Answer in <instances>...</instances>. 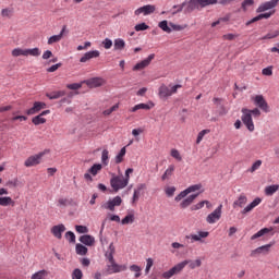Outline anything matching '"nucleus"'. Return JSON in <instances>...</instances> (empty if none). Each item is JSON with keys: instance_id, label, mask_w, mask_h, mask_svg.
<instances>
[{"instance_id": "1", "label": "nucleus", "mask_w": 279, "mask_h": 279, "mask_svg": "<svg viewBox=\"0 0 279 279\" xmlns=\"http://www.w3.org/2000/svg\"><path fill=\"white\" fill-rule=\"evenodd\" d=\"M182 88L181 84H170L169 86L162 84L159 87V92L158 95L160 97V99H169V97H171L172 95H175V93H178V89Z\"/></svg>"}, {"instance_id": "2", "label": "nucleus", "mask_w": 279, "mask_h": 279, "mask_svg": "<svg viewBox=\"0 0 279 279\" xmlns=\"http://www.w3.org/2000/svg\"><path fill=\"white\" fill-rule=\"evenodd\" d=\"M129 182L123 174L114 175L112 174V178L110 179V185L111 189L114 191V193H119L121 189H125L128 186Z\"/></svg>"}, {"instance_id": "3", "label": "nucleus", "mask_w": 279, "mask_h": 279, "mask_svg": "<svg viewBox=\"0 0 279 279\" xmlns=\"http://www.w3.org/2000/svg\"><path fill=\"white\" fill-rule=\"evenodd\" d=\"M186 265H189V262H181L179 264H177L174 267H172L170 270L165 271L161 277L165 279H171L173 278V276H177V274H180V271H182V269H184V267H186Z\"/></svg>"}, {"instance_id": "4", "label": "nucleus", "mask_w": 279, "mask_h": 279, "mask_svg": "<svg viewBox=\"0 0 279 279\" xmlns=\"http://www.w3.org/2000/svg\"><path fill=\"white\" fill-rule=\"evenodd\" d=\"M121 204H123V199L121 198V196H116L112 199L104 203L101 205V208H104V210H110L111 213H114V208H117V206H120Z\"/></svg>"}, {"instance_id": "5", "label": "nucleus", "mask_w": 279, "mask_h": 279, "mask_svg": "<svg viewBox=\"0 0 279 279\" xmlns=\"http://www.w3.org/2000/svg\"><path fill=\"white\" fill-rule=\"evenodd\" d=\"M242 122L247 128L248 132H254V120H252V116L250 114V109H242Z\"/></svg>"}, {"instance_id": "6", "label": "nucleus", "mask_w": 279, "mask_h": 279, "mask_svg": "<svg viewBox=\"0 0 279 279\" xmlns=\"http://www.w3.org/2000/svg\"><path fill=\"white\" fill-rule=\"evenodd\" d=\"M197 191H202V184H194L182 191L179 195L175 196V202H181V199H184L186 195L191 193H195Z\"/></svg>"}, {"instance_id": "7", "label": "nucleus", "mask_w": 279, "mask_h": 279, "mask_svg": "<svg viewBox=\"0 0 279 279\" xmlns=\"http://www.w3.org/2000/svg\"><path fill=\"white\" fill-rule=\"evenodd\" d=\"M45 154H47V150L28 157L24 162L25 167H36V165H40V160H43V156H45Z\"/></svg>"}, {"instance_id": "8", "label": "nucleus", "mask_w": 279, "mask_h": 279, "mask_svg": "<svg viewBox=\"0 0 279 279\" xmlns=\"http://www.w3.org/2000/svg\"><path fill=\"white\" fill-rule=\"evenodd\" d=\"M155 12H156V5L146 4L135 10L134 14L135 16H141V14H143L144 16H149V14H154Z\"/></svg>"}, {"instance_id": "9", "label": "nucleus", "mask_w": 279, "mask_h": 279, "mask_svg": "<svg viewBox=\"0 0 279 279\" xmlns=\"http://www.w3.org/2000/svg\"><path fill=\"white\" fill-rule=\"evenodd\" d=\"M128 265H119L114 259L109 260L108 274H121V271H126Z\"/></svg>"}, {"instance_id": "10", "label": "nucleus", "mask_w": 279, "mask_h": 279, "mask_svg": "<svg viewBox=\"0 0 279 279\" xmlns=\"http://www.w3.org/2000/svg\"><path fill=\"white\" fill-rule=\"evenodd\" d=\"M223 205H219L211 214H209L206 218L207 223H217L219 219H221V209Z\"/></svg>"}, {"instance_id": "11", "label": "nucleus", "mask_w": 279, "mask_h": 279, "mask_svg": "<svg viewBox=\"0 0 279 279\" xmlns=\"http://www.w3.org/2000/svg\"><path fill=\"white\" fill-rule=\"evenodd\" d=\"M278 3H279V0H270V1L264 2L257 8L256 12L257 14H260L263 12H267V10H274V8L278 5Z\"/></svg>"}, {"instance_id": "12", "label": "nucleus", "mask_w": 279, "mask_h": 279, "mask_svg": "<svg viewBox=\"0 0 279 279\" xmlns=\"http://www.w3.org/2000/svg\"><path fill=\"white\" fill-rule=\"evenodd\" d=\"M156 58V54L151 53L148 58L144 59L143 61L138 62L136 65L133 66V71H143V69H147L149 64H151V60Z\"/></svg>"}, {"instance_id": "13", "label": "nucleus", "mask_w": 279, "mask_h": 279, "mask_svg": "<svg viewBox=\"0 0 279 279\" xmlns=\"http://www.w3.org/2000/svg\"><path fill=\"white\" fill-rule=\"evenodd\" d=\"M101 171V163H95L93 168L88 169V171L84 174V178L87 182H93L92 175H97Z\"/></svg>"}, {"instance_id": "14", "label": "nucleus", "mask_w": 279, "mask_h": 279, "mask_svg": "<svg viewBox=\"0 0 279 279\" xmlns=\"http://www.w3.org/2000/svg\"><path fill=\"white\" fill-rule=\"evenodd\" d=\"M254 104L255 106L259 107L260 110H263L264 112H269V105L267 104L263 95L255 96Z\"/></svg>"}, {"instance_id": "15", "label": "nucleus", "mask_w": 279, "mask_h": 279, "mask_svg": "<svg viewBox=\"0 0 279 279\" xmlns=\"http://www.w3.org/2000/svg\"><path fill=\"white\" fill-rule=\"evenodd\" d=\"M213 101H214V104L217 108V112H218L219 117H225V114H228V109H226V106L223 104V99L214 98Z\"/></svg>"}, {"instance_id": "16", "label": "nucleus", "mask_w": 279, "mask_h": 279, "mask_svg": "<svg viewBox=\"0 0 279 279\" xmlns=\"http://www.w3.org/2000/svg\"><path fill=\"white\" fill-rule=\"evenodd\" d=\"M45 108H47V104L41 101H35L33 107L26 111V114H38V112H40V110H45Z\"/></svg>"}, {"instance_id": "17", "label": "nucleus", "mask_w": 279, "mask_h": 279, "mask_svg": "<svg viewBox=\"0 0 279 279\" xmlns=\"http://www.w3.org/2000/svg\"><path fill=\"white\" fill-rule=\"evenodd\" d=\"M208 234H209L208 231H198L197 234L186 235L185 239H190L191 243H195V241H198L202 243V239H206Z\"/></svg>"}, {"instance_id": "18", "label": "nucleus", "mask_w": 279, "mask_h": 279, "mask_svg": "<svg viewBox=\"0 0 279 279\" xmlns=\"http://www.w3.org/2000/svg\"><path fill=\"white\" fill-rule=\"evenodd\" d=\"M83 83L87 84V86H89V88H99V86L104 85V78L94 77V78L86 80Z\"/></svg>"}, {"instance_id": "19", "label": "nucleus", "mask_w": 279, "mask_h": 279, "mask_svg": "<svg viewBox=\"0 0 279 279\" xmlns=\"http://www.w3.org/2000/svg\"><path fill=\"white\" fill-rule=\"evenodd\" d=\"M50 113H51L50 110H45L40 114L34 117L32 119V122L34 123V125H43L44 123H47V119L43 117H46V114H50Z\"/></svg>"}, {"instance_id": "20", "label": "nucleus", "mask_w": 279, "mask_h": 279, "mask_svg": "<svg viewBox=\"0 0 279 279\" xmlns=\"http://www.w3.org/2000/svg\"><path fill=\"white\" fill-rule=\"evenodd\" d=\"M66 231V227L64 225H57L51 228V234L56 236V239H62V232Z\"/></svg>"}, {"instance_id": "21", "label": "nucleus", "mask_w": 279, "mask_h": 279, "mask_svg": "<svg viewBox=\"0 0 279 279\" xmlns=\"http://www.w3.org/2000/svg\"><path fill=\"white\" fill-rule=\"evenodd\" d=\"M269 250H271V244L259 246L251 252V256H259V254H269Z\"/></svg>"}, {"instance_id": "22", "label": "nucleus", "mask_w": 279, "mask_h": 279, "mask_svg": "<svg viewBox=\"0 0 279 279\" xmlns=\"http://www.w3.org/2000/svg\"><path fill=\"white\" fill-rule=\"evenodd\" d=\"M263 202L260 197H256L251 204H248L241 213L242 215H247V213H252L256 206H258Z\"/></svg>"}, {"instance_id": "23", "label": "nucleus", "mask_w": 279, "mask_h": 279, "mask_svg": "<svg viewBox=\"0 0 279 279\" xmlns=\"http://www.w3.org/2000/svg\"><path fill=\"white\" fill-rule=\"evenodd\" d=\"M186 8L184 10V12L186 13H191L193 12V10H199L201 7V3H199V0H190L189 2H186Z\"/></svg>"}, {"instance_id": "24", "label": "nucleus", "mask_w": 279, "mask_h": 279, "mask_svg": "<svg viewBox=\"0 0 279 279\" xmlns=\"http://www.w3.org/2000/svg\"><path fill=\"white\" fill-rule=\"evenodd\" d=\"M197 197H199V193L192 194L187 198H184L180 204L181 208H189V206H191L192 203L197 199Z\"/></svg>"}, {"instance_id": "25", "label": "nucleus", "mask_w": 279, "mask_h": 279, "mask_svg": "<svg viewBox=\"0 0 279 279\" xmlns=\"http://www.w3.org/2000/svg\"><path fill=\"white\" fill-rule=\"evenodd\" d=\"M99 50L88 51L80 59V62H88V60H93V58H99Z\"/></svg>"}, {"instance_id": "26", "label": "nucleus", "mask_w": 279, "mask_h": 279, "mask_svg": "<svg viewBox=\"0 0 279 279\" xmlns=\"http://www.w3.org/2000/svg\"><path fill=\"white\" fill-rule=\"evenodd\" d=\"M80 242L83 243V245L90 247L95 245V238L93 235L85 234L80 238Z\"/></svg>"}, {"instance_id": "27", "label": "nucleus", "mask_w": 279, "mask_h": 279, "mask_svg": "<svg viewBox=\"0 0 279 279\" xmlns=\"http://www.w3.org/2000/svg\"><path fill=\"white\" fill-rule=\"evenodd\" d=\"M247 204V196L245 194H241L239 198L233 202V208H243Z\"/></svg>"}, {"instance_id": "28", "label": "nucleus", "mask_w": 279, "mask_h": 279, "mask_svg": "<svg viewBox=\"0 0 279 279\" xmlns=\"http://www.w3.org/2000/svg\"><path fill=\"white\" fill-rule=\"evenodd\" d=\"M113 49L114 51H123V49H125V40H123L122 38L114 39Z\"/></svg>"}, {"instance_id": "29", "label": "nucleus", "mask_w": 279, "mask_h": 279, "mask_svg": "<svg viewBox=\"0 0 279 279\" xmlns=\"http://www.w3.org/2000/svg\"><path fill=\"white\" fill-rule=\"evenodd\" d=\"M114 252H117V250L114 247V243H110L108 250L105 253V256H106L107 260L114 259Z\"/></svg>"}, {"instance_id": "30", "label": "nucleus", "mask_w": 279, "mask_h": 279, "mask_svg": "<svg viewBox=\"0 0 279 279\" xmlns=\"http://www.w3.org/2000/svg\"><path fill=\"white\" fill-rule=\"evenodd\" d=\"M271 228H264L260 229L257 233L253 234L251 240L254 241L256 239H260V236H265V234H269V232H271Z\"/></svg>"}, {"instance_id": "31", "label": "nucleus", "mask_w": 279, "mask_h": 279, "mask_svg": "<svg viewBox=\"0 0 279 279\" xmlns=\"http://www.w3.org/2000/svg\"><path fill=\"white\" fill-rule=\"evenodd\" d=\"M64 95H66V92L58 90L46 94V97H48V99H60V97H64Z\"/></svg>"}, {"instance_id": "32", "label": "nucleus", "mask_w": 279, "mask_h": 279, "mask_svg": "<svg viewBox=\"0 0 279 279\" xmlns=\"http://www.w3.org/2000/svg\"><path fill=\"white\" fill-rule=\"evenodd\" d=\"M183 263H187L190 269H196V267H202V259L183 260Z\"/></svg>"}, {"instance_id": "33", "label": "nucleus", "mask_w": 279, "mask_h": 279, "mask_svg": "<svg viewBox=\"0 0 279 279\" xmlns=\"http://www.w3.org/2000/svg\"><path fill=\"white\" fill-rule=\"evenodd\" d=\"M76 254H78V256H86L88 248L83 244H76Z\"/></svg>"}, {"instance_id": "34", "label": "nucleus", "mask_w": 279, "mask_h": 279, "mask_svg": "<svg viewBox=\"0 0 279 279\" xmlns=\"http://www.w3.org/2000/svg\"><path fill=\"white\" fill-rule=\"evenodd\" d=\"M162 32H166V34H171V26H169V22L167 20H163L158 25Z\"/></svg>"}, {"instance_id": "35", "label": "nucleus", "mask_w": 279, "mask_h": 279, "mask_svg": "<svg viewBox=\"0 0 279 279\" xmlns=\"http://www.w3.org/2000/svg\"><path fill=\"white\" fill-rule=\"evenodd\" d=\"M279 189V185H269L265 187V195L271 196L276 193Z\"/></svg>"}, {"instance_id": "36", "label": "nucleus", "mask_w": 279, "mask_h": 279, "mask_svg": "<svg viewBox=\"0 0 279 279\" xmlns=\"http://www.w3.org/2000/svg\"><path fill=\"white\" fill-rule=\"evenodd\" d=\"M26 56H33V58H38L40 56L39 48L25 49Z\"/></svg>"}, {"instance_id": "37", "label": "nucleus", "mask_w": 279, "mask_h": 279, "mask_svg": "<svg viewBox=\"0 0 279 279\" xmlns=\"http://www.w3.org/2000/svg\"><path fill=\"white\" fill-rule=\"evenodd\" d=\"M150 108L151 107H149V105L147 104H138L131 109V112H136L138 110H149Z\"/></svg>"}, {"instance_id": "38", "label": "nucleus", "mask_w": 279, "mask_h": 279, "mask_svg": "<svg viewBox=\"0 0 279 279\" xmlns=\"http://www.w3.org/2000/svg\"><path fill=\"white\" fill-rule=\"evenodd\" d=\"M47 278V270H39L32 275L31 279H46Z\"/></svg>"}, {"instance_id": "39", "label": "nucleus", "mask_w": 279, "mask_h": 279, "mask_svg": "<svg viewBox=\"0 0 279 279\" xmlns=\"http://www.w3.org/2000/svg\"><path fill=\"white\" fill-rule=\"evenodd\" d=\"M10 204H14V201H12V197L10 196L0 197V206H10Z\"/></svg>"}, {"instance_id": "40", "label": "nucleus", "mask_w": 279, "mask_h": 279, "mask_svg": "<svg viewBox=\"0 0 279 279\" xmlns=\"http://www.w3.org/2000/svg\"><path fill=\"white\" fill-rule=\"evenodd\" d=\"M122 226H128V223H134V215L133 214H129L126 215L122 221H121Z\"/></svg>"}, {"instance_id": "41", "label": "nucleus", "mask_w": 279, "mask_h": 279, "mask_svg": "<svg viewBox=\"0 0 279 279\" xmlns=\"http://www.w3.org/2000/svg\"><path fill=\"white\" fill-rule=\"evenodd\" d=\"M206 134H210V130H203L198 133L197 138H196L197 145H199L202 143V141H204V136H206Z\"/></svg>"}, {"instance_id": "42", "label": "nucleus", "mask_w": 279, "mask_h": 279, "mask_svg": "<svg viewBox=\"0 0 279 279\" xmlns=\"http://www.w3.org/2000/svg\"><path fill=\"white\" fill-rule=\"evenodd\" d=\"M125 147L121 148L120 153L116 156V165L123 162V157L125 156Z\"/></svg>"}, {"instance_id": "43", "label": "nucleus", "mask_w": 279, "mask_h": 279, "mask_svg": "<svg viewBox=\"0 0 279 279\" xmlns=\"http://www.w3.org/2000/svg\"><path fill=\"white\" fill-rule=\"evenodd\" d=\"M130 271H133L135 274V278H141V266L138 265H131L130 266Z\"/></svg>"}, {"instance_id": "44", "label": "nucleus", "mask_w": 279, "mask_h": 279, "mask_svg": "<svg viewBox=\"0 0 279 279\" xmlns=\"http://www.w3.org/2000/svg\"><path fill=\"white\" fill-rule=\"evenodd\" d=\"M170 29L171 32H182V29H186V25H178V24H174V23H170Z\"/></svg>"}, {"instance_id": "45", "label": "nucleus", "mask_w": 279, "mask_h": 279, "mask_svg": "<svg viewBox=\"0 0 279 279\" xmlns=\"http://www.w3.org/2000/svg\"><path fill=\"white\" fill-rule=\"evenodd\" d=\"M263 165V160H257L255 161L251 169H248L250 173H254V171H258V169H260V166Z\"/></svg>"}, {"instance_id": "46", "label": "nucleus", "mask_w": 279, "mask_h": 279, "mask_svg": "<svg viewBox=\"0 0 279 279\" xmlns=\"http://www.w3.org/2000/svg\"><path fill=\"white\" fill-rule=\"evenodd\" d=\"M13 58H19V56H26L25 49L15 48L12 50Z\"/></svg>"}, {"instance_id": "47", "label": "nucleus", "mask_w": 279, "mask_h": 279, "mask_svg": "<svg viewBox=\"0 0 279 279\" xmlns=\"http://www.w3.org/2000/svg\"><path fill=\"white\" fill-rule=\"evenodd\" d=\"M84 278V274L82 272L81 269L75 268L72 272V279H82Z\"/></svg>"}, {"instance_id": "48", "label": "nucleus", "mask_w": 279, "mask_h": 279, "mask_svg": "<svg viewBox=\"0 0 279 279\" xmlns=\"http://www.w3.org/2000/svg\"><path fill=\"white\" fill-rule=\"evenodd\" d=\"M60 40H62V35H53L48 39V45L60 43Z\"/></svg>"}, {"instance_id": "49", "label": "nucleus", "mask_w": 279, "mask_h": 279, "mask_svg": "<svg viewBox=\"0 0 279 279\" xmlns=\"http://www.w3.org/2000/svg\"><path fill=\"white\" fill-rule=\"evenodd\" d=\"M151 267H154V259L149 257V258L146 259V268H145L146 276L151 270Z\"/></svg>"}, {"instance_id": "50", "label": "nucleus", "mask_w": 279, "mask_h": 279, "mask_svg": "<svg viewBox=\"0 0 279 279\" xmlns=\"http://www.w3.org/2000/svg\"><path fill=\"white\" fill-rule=\"evenodd\" d=\"M75 230H76V232H78V234H87L88 227L76 225Z\"/></svg>"}, {"instance_id": "51", "label": "nucleus", "mask_w": 279, "mask_h": 279, "mask_svg": "<svg viewBox=\"0 0 279 279\" xmlns=\"http://www.w3.org/2000/svg\"><path fill=\"white\" fill-rule=\"evenodd\" d=\"M116 110H119V105H114L111 108L105 110L102 114H105V117H110V114H112V112H116Z\"/></svg>"}, {"instance_id": "52", "label": "nucleus", "mask_w": 279, "mask_h": 279, "mask_svg": "<svg viewBox=\"0 0 279 279\" xmlns=\"http://www.w3.org/2000/svg\"><path fill=\"white\" fill-rule=\"evenodd\" d=\"M201 8H206V5H215L217 0H199Z\"/></svg>"}, {"instance_id": "53", "label": "nucleus", "mask_w": 279, "mask_h": 279, "mask_svg": "<svg viewBox=\"0 0 279 279\" xmlns=\"http://www.w3.org/2000/svg\"><path fill=\"white\" fill-rule=\"evenodd\" d=\"M148 28H149V25H146L145 23L135 25V32H145V29H148Z\"/></svg>"}, {"instance_id": "54", "label": "nucleus", "mask_w": 279, "mask_h": 279, "mask_svg": "<svg viewBox=\"0 0 279 279\" xmlns=\"http://www.w3.org/2000/svg\"><path fill=\"white\" fill-rule=\"evenodd\" d=\"M57 206H59V208H64V207L69 206V199L68 198H59Z\"/></svg>"}, {"instance_id": "55", "label": "nucleus", "mask_w": 279, "mask_h": 279, "mask_svg": "<svg viewBox=\"0 0 279 279\" xmlns=\"http://www.w3.org/2000/svg\"><path fill=\"white\" fill-rule=\"evenodd\" d=\"M65 239H68L69 243H75V233L68 231L65 233Z\"/></svg>"}, {"instance_id": "56", "label": "nucleus", "mask_w": 279, "mask_h": 279, "mask_svg": "<svg viewBox=\"0 0 279 279\" xmlns=\"http://www.w3.org/2000/svg\"><path fill=\"white\" fill-rule=\"evenodd\" d=\"M279 36V31H275L274 33H268L266 36L263 37V40H269L271 38H277Z\"/></svg>"}, {"instance_id": "57", "label": "nucleus", "mask_w": 279, "mask_h": 279, "mask_svg": "<svg viewBox=\"0 0 279 279\" xmlns=\"http://www.w3.org/2000/svg\"><path fill=\"white\" fill-rule=\"evenodd\" d=\"M81 87H82V83H73V84L66 85V88H69L70 90H80Z\"/></svg>"}, {"instance_id": "58", "label": "nucleus", "mask_w": 279, "mask_h": 279, "mask_svg": "<svg viewBox=\"0 0 279 279\" xmlns=\"http://www.w3.org/2000/svg\"><path fill=\"white\" fill-rule=\"evenodd\" d=\"M251 5H254V0H245L244 2H242V9L244 10V12L247 10V8H250Z\"/></svg>"}, {"instance_id": "59", "label": "nucleus", "mask_w": 279, "mask_h": 279, "mask_svg": "<svg viewBox=\"0 0 279 279\" xmlns=\"http://www.w3.org/2000/svg\"><path fill=\"white\" fill-rule=\"evenodd\" d=\"M102 46L105 49H111L112 48V40L110 38H106L102 41Z\"/></svg>"}, {"instance_id": "60", "label": "nucleus", "mask_w": 279, "mask_h": 279, "mask_svg": "<svg viewBox=\"0 0 279 279\" xmlns=\"http://www.w3.org/2000/svg\"><path fill=\"white\" fill-rule=\"evenodd\" d=\"M101 162L102 165H108V149L102 150Z\"/></svg>"}, {"instance_id": "61", "label": "nucleus", "mask_w": 279, "mask_h": 279, "mask_svg": "<svg viewBox=\"0 0 279 279\" xmlns=\"http://www.w3.org/2000/svg\"><path fill=\"white\" fill-rule=\"evenodd\" d=\"M172 158H175V160H182V156L180 155V151L178 149L171 150Z\"/></svg>"}, {"instance_id": "62", "label": "nucleus", "mask_w": 279, "mask_h": 279, "mask_svg": "<svg viewBox=\"0 0 279 279\" xmlns=\"http://www.w3.org/2000/svg\"><path fill=\"white\" fill-rule=\"evenodd\" d=\"M175 193V186H170L166 189V195H168V197H173Z\"/></svg>"}, {"instance_id": "63", "label": "nucleus", "mask_w": 279, "mask_h": 279, "mask_svg": "<svg viewBox=\"0 0 279 279\" xmlns=\"http://www.w3.org/2000/svg\"><path fill=\"white\" fill-rule=\"evenodd\" d=\"M205 206V201L197 203L191 207V210H202V207Z\"/></svg>"}, {"instance_id": "64", "label": "nucleus", "mask_w": 279, "mask_h": 279, "mask_svg": "<svg viewBox=\"0 0 279 279\" xmlns=\"http://www.w3.org/2000/svg\"><path fill=\"white\" fill-rule=\"evenodd\" d=\"M59 66H62V63H57V64H54V65H51L50 68L47 69V72H48V73H56V70H57Z\"/></svg>"}]
</instances>
